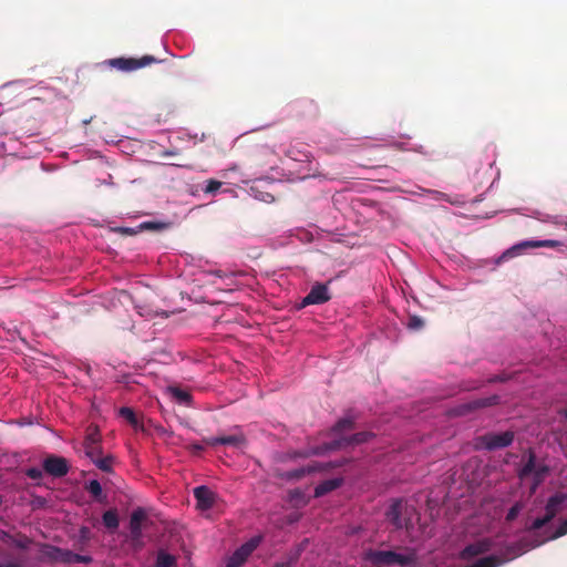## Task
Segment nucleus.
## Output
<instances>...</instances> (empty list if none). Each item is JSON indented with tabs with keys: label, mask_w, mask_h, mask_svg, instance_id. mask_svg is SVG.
I'll return each mask as SVG.
<instances>
[{
	"label": "nucleus",
	"mask_w": 567,
	"mask_h": 567,
	"mask_svg": "<svg viewBox=\"0 0 567 567\" xmlns=\"http://www.w3.org/2000/svg\"><path fill=\"white\" fill-rule=\"evenodd\" d=\"M514 439L515 433L513 431L502 433L489 432L476 439V446L487 451H495L509 446L514 442Z\"/></svg>",
	"instance_id": "nucleus-4"
},
{
	"label": "nucleus",
	"mask_w": 567,
	"mask_h": 567,
	"mask_svg": "<svg viewBox=\"0 0 567 567\" xmlns=\"http://www.w3.org/2000/svg\"><path fill=\"white\" fill-rule=\"evenodd\" d=\"M175 563H176V560H175L174 556H172L169 554L161 553L157 556L155 566L156 567H173L175 565Z\"/></svg>",
	"instance_id": "nucleus-31"
},
{
	"label": "nucleus",
	"mask_w": 567,
	"mask_h": 567,
	"mask_svg": "<svg viewBox=\"0 0 567 567\" xmlns=\"http://www.w3.org/2000/svg\"><path fill=\"white\" fill-rule=\"evenodd\" d=\"M354 429V419L353 417H343L340 419L332 427V432L334 434H339L343 431H351Z\"/></svg>",
	"instance_id": "nucleus-24"
},
{
	"label": "nucleus",
	"mask_w": 567,
	"mask_h": 567,
	"mask_svg": "<svg viewBox=\"0 0 567 567\" xmlns=\"http://www.w3.org/2000/svg\"><path fill=\"white\" fill-rule=\"evenodd\" d=\"M156 567V566H155Z\"/></svg>",
	"instance_id": "nucleus-56"
},
{
	"label": "nucleus",
	"mask_w": 567,
	"mask_h": 567,
	"mask_svg": "<svg viewBox=\"0 0 567 567\" xmlns=\"http://www.w3.org/2000/svg\"><path fill=\"white\" fill-rule=\"evenodd\" d=\"M343 483V478L341 477H334L330 480H326L318 484L315 488V497H322L327 495L328 493L339 488Z\"/></svg>",
	"instance_id": "nucleus-17"
},
{
	"label": "nucleus",
	"mask_w": 567,
	"mask_h": 567,
	"mask_svg": "<svg viewBox=\"0 0 567 567\" xmlns=\"http://www.w3.org/2000/svg\"><path fill=\"white\" fill-rule=\"evenodd\" d=\"M560 246H563V243L559 240H554V239L526 240V241H522V243L513 246L508 250H506L499 257L498 261L507 259V258H512V257L518 255L523 249H526V248H543V247L544 248H557Z\"/></svg>",
	"instance_id": "nucleus-7"
},
{
	"label": "nucleus",
	"mask_w": 567,
	"mask_h": 567,
	"mask_svg": "<svg viewBox=\"0 0 567 567\" xmlns=\"http://www.w3.org/2000/svg\"><path fill=\"white\" fill-rule=\"evenodd\" d=\"M43 470L38 467H30L25 471V475L32 481H39L43 477Z\"/></svg>",
	"instance_id": "nucleus-37"
},
{
	"label": "nucleus",
	"mask_w": 567,
	"mask_h": 567,
	"mask_svg": "<svg viewBox=\"0 0 567 567\" xmlns=\"http://www.w3.org/2000/svg\"><path fill=\"white\" fill-rule=\"evenodd\" d=\"M329 466H330V464L322 465V464L316 463L312 465H308V466H303L300 468L288 471L282 475V477L286 480H289V481H298V480L302 478L303 476H306L307 474H311L317 471H323V470L328 468Z\"/></svg>",
	"instance_id": "nucleus-16"
},
{
	"label": "nucleus",
	"mask_w": 567,
	"mask_h": 567,
	"mask_svg": "<svg viewBox=\"0 0 567 567\" xmlns=\"http://www.w3.org/2000/svg\"><path fill=\"white\" fill-rule=\"evenodd\" d=\"M60 563L73 564V551L62 549V553H60Z\"/></svg>",
	"instance_id": "nucleus-41"
},
{
	"label": "nucleus",
	"mask_w": 567,
	"mask_h": 567,
	"mask_svg": "<svg viewBox=\"0 0 567 567\" xmlns=\"http://www.w3.org/2000/svg\"><path fill=\"white\" fill-rule=\"evenodd\" d=\"M60 553H62V548L59 547H50L45 553L47 557L54 561H60Z\"/></svg>",
	"instance_id": "nucleus-40"
},
{
	"label": "nucleus",
	"mask_w": 567,
	"mask_h": 567,
	"mask_svg": "<svg viewBox=\"0 0 567 567\" xmlns=\"http://www.w3.org/2000/svg\"><path fill=\"white\" fill-rule=\"evenodd\" d=\"M249 556L238 548L228 560V565L233 567H240Z\"/></svg>",
	"instance_id": "nucleus-30"
},
{
	"label": "nucleus",
	"mask_w": 567,
	"mask_h": 567,
	"mask_svg": "<svg viewBox=\"0 0 567 567\" xmlns=\"http://www.w3.org/2000/svg\"><path fill=\"white\" fill-rule=\"evenodd\" d=\"M426 192L432 196L433 199H435V200H444V202H447V203H450L452 205H462L465 202L458 195L452 197L449 194H445V193H442V192H439V190L429 189Z\"/></svg>",
	"instance_id": "nucleus-20"
},
{
	"label": "nucleus",
	"mask_w": 567,
	"mask_h": 567,
	"mask_svg": "<svg viewBox=\"0 0 567 567\" xmlns=\"http://www.w3.org/2000/svg\"><path fill=\"white\" fill-rule=\"evenodd\" d=\"M536 466H537V464H536V455H535V453L532 450H528V452H527V461L523 465V467L519 468L518 477L520 480H523V478L534 474Z\"/></svg>",
	"instance_id": "nucleus-19"
},
{
	"label": "nucleus",
	"mask_w": 567,
	"mask_h": 567,
	"mask_svg": "<svg viewBox=\"0 0 567 567\" xmlns=\"http://www.w3.org/2000/svg\"><path fill=\"white\" fill-rule=\"evenodd\" d=\"M87 492L95 498H99L102 495V486L99 481L92 480L87 486Z\"/></svg>",
	"instance_id": "nucleus-35"
},
{
	"label": "nucleus",
	"mask_w": 567,
	"mask_h": 567,
	"mask_svg": "<svg viewBox=\"0 0 567 567\" xmlns=\"http://www.w3.org/2000/svg\"><path fill=\"white\" fill-rule=\"evenodd\" d=\"M177 152L176 151H164L162 153V156L166 157V156H173V155H176Z\"/></svg>",
	"instance_id": "nucleus-47"
},
{
	"label": "nucleus",
	"mask_w": 567,
	"mask_h": 567,
	"mask_svg": "<svg viewBox=\"0 0 567 567\" xmlns=\"http://www.w3.org/2000/svg\"><path fill=\"white\" fill-rule=\"evenodd\" d=\"M249 556L238 548L228 560V565L233 567H240Z\"/></svg>",
	"instance_id": "nucleus-26"
},
{
	"label": "nucleus",
	"mask_w": 567,
	"mask_h": 567,
	"mask_svg": "<svg viewBox=\"0 0 567 567\" xmlns=\"http://www.w3.org/2000/svg\"><path fill=\"white\" fill-rule=\"evenodd\" d=\"M90 563H92L91 556L73 553V564H90Z\"/></svg>",
	"instance_id": "nucleus-42"
},
{
	"label": "nucleus",
	"mask_w": 567,
	"mask_h": 567,
	"mask_svg": "<svg viewBox=\"0 0 567 567\" xmlns=\"http://www.w3.org/2000/svg\"><path fill=\"white\" fill-rule=\"evenodd\" d=\"M243 442H244V437L238 436V435H224V436L210 437L207 440V443L212 446L219 445V444L220 445L238 446Z\"/></svg>",
	"instance_id": "nucleus-18"
},
{
	"label": "nucleus",
	"mask_w": 567,
	"mask_h": 567,
	"mask_svg": "<svg viewBox=\"0 0 567 567\" xmlns=\"http://www.w3.org/2000/svg\"><path fill=\"white\" fill-rule=\"evenodd\" d=\"M194 497L197 502V508L199 511H208L215 505L216 494L205 485H200L194 488Z\"/></svg>",
	"instance_id": "nucleus-13"
},
{
	"label": "nucleus",
	"mask_w": 567,
	"mask_h": 567,
	"mask_svg": "<svg viewBox=\"0 0 567 567\" xmlns=\"http://www.w3.org/2000/svg\"><path fill=\"white\" fill-rule=\"evenodd\" d=\"M386 519L395 529L408 528L410 523V508L402 499H395L385 513Z\"/></svg>",
	"instance_id": "nucleus-5"
},
{
	"label": "nucleus",
	"mask_w": 567,
	"mask_h": 567,
	"mask_svg": "<svg viewBox=\"0 0 567 567\" xmlns=\"http://www.w3.org/2000/svg\"><path fill=\"white\" fill-rule=\"evenodd\" d=\"M147 520V513L143 507H137L132 512L128 524L132 540L137 542L142 538V532Z\"/></svg>",
	"instance_id": "nucleus-11"
},
{
	"label": "nucleus",
	"mask_w": 567,
	"mask_h": 567,
	"mask_svg": "<svg viewBox=\"0 0 567 567\" xmlns=\"http://www.w3.org/2000/svg\"><path fill=\"white\" fill-rule=\"evenodd\" d=\"M226 567H233V566H229L228 564L226 565Z\"/></svg>",
	"instance_id": "nucleus-55"
},
{
	"label": "nucleus",
	"mask_w": 567,
	"mask_h": 567,
	"mask_svg": "<svg viewBox=\"0 0 567 567\" xmlns=\"http://www.w3.org/2000/svg\"><path fill=\"white\" fill-rule=\"evenodd\" d=\"M498 402H499L498 395H491L488 398L475 399L473 401H470L465 404L460 405L458 413L466 414L468 412H472V411H475L478 409L496 405V404H498Z\"/></svg>",
	"instance_id": "nucleus-15"
},
{
	"label": "nucleus",
	"mask_w": 567,
	"mask_h": 567,
	"mask_svg": "<svg viewBox=\"0 0 567 567\" xmlns=\"http://www.w3.org/2000/svg\"><path fill=\"white\" fill-rule=\"evenodd\" d=\"M364 559L371 563L374 567H389L394 565L408 567L415 564L416 554L414 550L409 548H405V553L369 549L364 553Z\"/></svg>",
	"instance_id": "nucleus-1"
},
{
	"label": "nucleus",
	"mask_w": 567,
	"mask_h": 567,
	"mask_svg": "<svg viewBox=\"0 0 567 567\" xmlns=\"http://www.w3.org/2000/svg\"><path fill=\"white\" fill-rule=\"evenodd\" d=\"M524 505L520 502H516L507 512L506 514V520L513 522L517 518L519 513L522 512Z\"/></svg>",
	"instance_id": "nucleus-34"
},
{
	"label": "nucleus",
	"mask_w": 567,
	"mask_h": 567,
	"mask_svg": "<svg viewBox=\"0 0 567 567\" xmlns=\"http://www.w3.org/2000/svg\"><path fill=\"white\" fill-rule=\"evenodd\" d=\"M299 518V516L296 514V515H291L290 518H289V522L292 523V522H296L297 519Z\"/></svg>",
	"instance_id": "nucleus-50"
},
{
	"label": "nucleus",
	"mask_w": 567,
	"mask_h": 567,
	"mask_svg": "<svg viewBox=\"0 0 567 567\" xmlns=\"http://www.w3.org/2000/svg\"><path fill=\"white\" fill-rule=\"evenodd\" d=\"M83 446L89 458L102 455L101 434L97 426L90 425L87 427Z\"/></svg>",
	"instance_id": "nucleus-9"
},
{
	"label": "nucleus",
	"mask_w": 567,
	"mask_h": 567,
	"mask_svg": "<svg viewBox=\"0 0 567 567\" xmlns=\"http://www.w3.org/2000/svg\"><path fill=\"white\" fill-rule=\"evenodd\" d=\"M158 226L154 223H144L141 225V228H145V229H155L157 228Z\"/></svg>",
	"instance_id": "nucleus-46"
},
{
	"label": "nucleus",
	"mask_w": 567,
	"mask_h": 567,
	"mask_svg": "<svg viewBox=\"0 0 567 567\" xmlns=\"http://www.w3.org/2000/svg\"><path fill=\"white\" fill-rule=\"evenodd\" d=\"M261 542V536H257V537H252L250 540H248L247 543H245L240 549L241 551H244L246 555L250 556L251 553L259 546Z\"/></svg>",
	"instance_id": "nucleus-32"
},
{
	"label": "nucleus",
	"mask_w": 567,
	"mask_h": 567,
	"mask_svg": "<svg viewBox=\"0 0 567 567\" xmlns=\"http://www.w3.org/2000/svg\"><path fill=\"white\" fill-rule=\"evenodd\" d=\"M292 566H293V561L291 559H289L287 561L276 563L272 567H292Z\"/></svg>",
	"instance_id": "nucleus-45"
},
{
	"label": "nucleus",
	"mask_w": 567,
	"mask_h": 567,
	"mask_svg": "<svg viewBox=\"0 0 567 567\" xmlns=\"http://www.w3.org/2000/svg\"><path fill=\"white\" fill-rule=\"evenodd\" d=\"M489 381H491V382H503V381H505V379H504V378H502V377H499V375H497V377H495V378L491 379Z\"/></svg>",
	"instance_id": "nucleus-48"
},
{
	"label": "nucleus",
	"mask_w": 567,
	"mask_h": 567,
	"mask_svg": "<svg viewBox=\"0 0 567 567\" xmlns=\"http://www.w3.org/2000/svg\"><path fill=\"white\" fill-rule=\"evenodd\" d=\"M249 556L238 548L228 560V565L233 567H240Z\"/></svg>",
	"instance_id": "nucleus-27"
},
{
	"label": "nucleus",
	"mask_w": 567,
	"mask_h": 567,
	"mask_svg": "<svg viewBox=\"0 0 567 567\" xmlns=\"http://www.w3.org/2000/svg\"><path fill=\"white\" fill-rule=\"evenodd\" d=\"M374 434L372 432H359L355 434H352L350 436H341L339 439H336L329 443H324L320 446H316L310 449L305 455H322L329 451H337L341 450L343 447L350 446V445H360L362 443L369 442Z\"/></svg>",
	"instance_id": "nucleus-2"
},
{
	"label": "nucleus",
	"mask_w": 567,
	"mask_h": 567,
	"mask_svg": "<svg viewBox=\"0 0 567 567\" xmlns=\"http://www.w3.org/2000/svg\"><path fill=\"white\" fill-rule=\"evenodd\" d=\"M3 567H21L18 563L3 564Z\"/></svg>",
	"instance_id": "nucleus-49"
},
{
	"label": "nucleus",
	"mask_w": 567,
	"mask_h": 567,
	"mask_svg": "<svg viewBox=\"0 0 567 567\" xmlns=\"http://www.w3.org/2000/svg\"><path fill=\"white\" fill-rule=\"evenodd\" d=\"M102 519L107 529L114 530L118 527V515L115 509L104 512Z\"/></svg>",
	"instance_id": "nucleus-22"
},
{
	"label": "nucleus",
	"mask_w": 567,
	"mask_h": 567,
	"mask_svg": "<svg viewBox=\"0 0 567 567\" xmlns=\"http://www.w3.org/2000/svg\"><path fill=\"white\" fill-rule=\"evenodd\" d=\"M331 299L327 284H315L308 295L301 300V307L322 305Z\"/></svg>",
	"instance_id": "nucleus-10"
},
{
	"label": "nucleus",
	"mask_w": 567,
	"mask_h": 567,
	"mask_svg": "<svg viewBox=\"0 0 567 567\" xmlns=\"http://www.w3.org/2000/svg\"><path fill=\"white\" fill-rule=\"evenodd\" d=\"M101 471L110 473L112 471L113 457L111 455L90 458Z\"/></svg>",
	"instance_id": "nucleus-23"
},
{
	"label": "nucleus",
	"mask_w": 567,
	"mask_h": 567,
	"mask_svg": "<svg viewBox=\"0 0 567 567\" xmlns=\"http://www.w3.org/2000/svg\"><path fill=\"white\" fill-rule=\"evenodd\" d=\"M567 501V495L564 493H556L550 496L545 506V515L537 517L530 525V530H538L550 523L563 509Z\"/></svg>",
	"instance_id": "nucleus-3"
},
{
	"label": "nucleus",
	"mask_w": 567,
	"mask_h": 567,
	"mask_svg": "<svg viewBox=\"0 0 567 567\" xmlns=\"http://www.w3.org/2000/svg\"><path fill=\"white\" fill-rule=\"evenodd\" d=\"M116 231L120 234L130 235V236L135 235L137 233L135 229L127 228V227L117 228Z\"/></svg>",
	"instance_id": "nucleus-43"
},
{
	"label": "nucleus",
	"mask_w": 567,
	"mask_h": 567,
	"mask_svg": "<svg viewBox=\"0 0 567 567\" xmlns=\"http://www.w3.org/2000/svg\"><path fill=\"white\" fill-rule=\"evenodd\" d=\"M3 503V497L0 495V506L2 505Z\"/></svg>",
	"instance_id": "nucleus-53"
},
{
	"label": "nucleus",
	"mask_w": 567,
	"mask_h": 567,
	"mask_svg": "<svg viewBox=\"0 0 567 567\" xmlns=\"http://www.w3.org/2000/svg\"><path fill=\"white\" fill-rule=\"evenodd\" d=\"M194 449L197 450V451H202L203 450V447L200 445H195Z\"/></svg>",
	"instance_id": "nucleus-52"
},
{
	"label": "nucleus",
	"mask_w": 567,
	"mask_h": 567,
	"mask_svg": "<svg viewBox=\"0 0 567 567\" xmlns=\"http://www.w3.org/2000/svg\"><path fill=\"white\" fill-rule=\"evenodd\" d=\"M249 556L238 548L228 560V565L233 567H240Z\"/></svg>",
	"instance_id": "nucleus-28"
},
{
	"label": "nucleus",
	"mask_w": 567,
	"mask_h": 567,
	"mask_svg": "<svg viewBox=\"0 0 567 567\" xmlns=\"http://www.w3.org/2000/svg\"><path fill=\"white\" fill-rule=\"evenodd\" d=\"M42 467L53 477H63L69 473L70 464L65 457L50 454L43 460Z\"/></svg>",
	"instance_id": "nucleus-8"
},
{
	"label": "nucleus",
	"mask_w": 567,
	"mask_h": 567,
	"mask_svg": "<svg viewBox=\"0 0 567 567\" xmlns=\"http://www.w3.org/2000/svg\"><path fill=\"white\" fill-rule=\"evenodd\" d=\"M549 473V467L545 464H538L534 472V483L532 486V492H535L536 488L544 482L545 477Z\"/></svg>",
	"instance_id": "nucleus-21"
},
{
	"label": "nucleus",
	"mask_w": 567,
	"mask_h": 567,
	"mask_svg": "<svg viewBox=\"0 0 567 567\" xmlns=\"http://www.w3.org/2000/svg\"><path fill=\"white\" fill-rule=\"evenodd\" d=\"M0 567H3V564L0 563Z\"/></svg>",
	"instance_id": "nucleus-54"
},
{
	"label": "nucleus",
	"mask_w": 567,
	"mask_h": 567,
	"mask_svg": "<svg viewBox=\"0 0 567 567\" xmlns=\"http://www.w3.org/2000/svg\"><path fill=\"white\" fill-rule=\"evenodd\" d=\"M507 557L502 558L496 555H489L476 560L471 567H499L512 558L520 555L519 549L515 546L507 547L506 549Z\"/></svg>",
	"instance_id": "nucleus-12"
},
{
	"label": "nucleus",
	"mask_w": 567,
	"mask_h": 567,
	"mask_svg": "<svg viewBox=\"0 0 567 567\" xmlns=\"http://www.w3.org/2000/svg\"><path fill=\"white\" fill-rule=\"evenodd\" d=\"M120 415L125 419L132 426L137 427L138 426V420L135 414V412L127 406H123L120 409Z\"/></svg>",
	"instance_id": "nucleus-25"
},
{
	"label": "nucleus",
	"mask_w": 567,
	"mask_h": 567,
	"mask_svg": "<svg viewBox=\"0 0 567 567\" xmlns=\"http://www.w3.org/2000/svg\"><path fill=\"white\" fill-rule=\"evenodd\" d=\"M290 499L300 498L302 497V493L300 489H293L289 492Z\"/></svg>",
	"instance_id": "nucleus-44"
},
{
	"label": "nucleus",
	"mask_w": 567,
	"mask_h": 567,
	"mask_svg": "<svg viewBox=\"0 0 567 567\" xmlns=\"http://www.w3.org/2000/svg\"><path fill=\"white\" fill-rule=\"evenodd\" d=\"M424 321L417 316H411L408 321V327L411 330H419L423 328Z\"/></svg>",
	"instance_id": "nucleus-36"
},
{
	"label": "nucleus",
	"mask_w": 567,
	"mask_h": 567,
	"mask_svg": "<svg viewBox=\"0 0 567 567\" xmlns=\"http://www.w3.org/2000/svg\"><path fill=\"white\" fill-rule=\"evenodd\" d=\"M171 392L177 401L182 403L190 402V394L187 391H184L179 388H171Z\"/></svg>",
	"instance_id": "nucleus-33"
},
{
	"label": "nucleus",
	"mask_w": 567,
	"mask_h": 567,
	"mask_svg": "<svg viewBox=\"0 0 567 567\" xmlns=\"http://www.w3.org/2000/svg\"><path fill=\"white\" fill-rule=\"evenodd\" d=\"M221 187V182L216 179H209L207 182L206 187L204 188V192L207 194L216 193Z\"/></svg>",
	"instance_id": "nucleus-38"
},
{
	"label": "nucleus",
	"mask_w": 567,
	"mask_h": 567,
	"mask_svg": "<svg viewBox=\"0 0 567 567\" xmlns=\"http://www.w3.org/2000/svg\"><path fill=\"white\" fill-rule=\"evenodd\" d=\"M249 556L238 548L228 560V565L233 567H240Z\"/></svg>",
	"instance_id": "nucleus-29"
},
{
	"label": "nucleus",
	"mask_w": 567,
	"mask_h": 567,
	"mask_svg": "<svg viewBox=\"0 0 567 567\" xmlns=\"http://www.w3.org/2000/svg\"><path fill=\"white\" fill-rule=\"evenodd\" d=\"M567 534V518L564 519L549 539H557Z\"/></svg>",
	"instance_id": "nucleus-39"
},
{
	"label": "nucleus",
	"mask_w": 567,
	"mask_h": 567,
	"mask_svg": "<svg viewBox=\"0 0 567 567\" xmlns=\"http://www.w3.org/2000/svg\"><path fill=\"white\" fill-rule=\"evenodd\" d=\"M561 415H564L566 419H567V408L564 409L561 412H560Z\"/></svg>",
	"instance_id": "nucleus-51"
},
{
	"label": "nucleus",
	"mask_w": 567,
	"mask_h": 567,
	"mask_svg": "<svg viewBox=\"0 0 567 567\" xmlns=\"http://www.w3.org/2000/svg\"><path fill=\"white\" fill-rule=\"evenodd\" d=\"M156 62H158V60L153 55H144L141 59L116 58L109 60L111 66L124 72L135 71Z\"/></svg>",
	"instance_id": "nucleus-6"
},
{
	"label": "nucleus",
	"mask_w": 567,
	"mask_h": 567,
	"mask_svg": "<svg viewBox=\"0 0 567 567\" xmlns=\"http://www.w3.org/2000/svg\"><path fill=\"white\" fill-rule=\"evenodd\" d=\"M492 548V542L489 539H481L473 544L467 545L460 554V557L464 560L472 559L478 555L489 551Z\"/></svg>",
	"instance_id": "nucleus-14"
}]
</instances>
